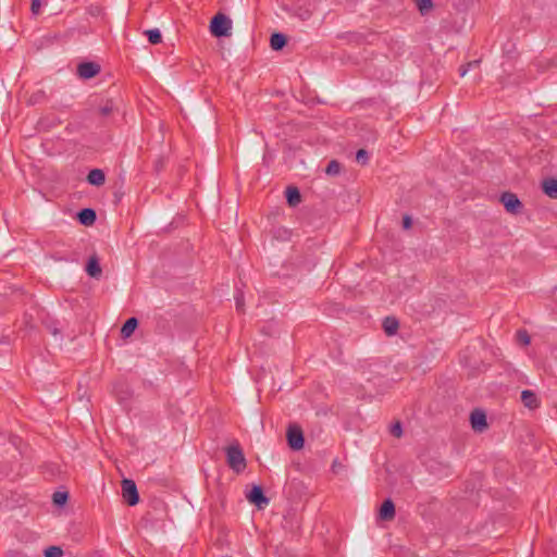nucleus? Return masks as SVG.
<instances>
[{"mask_svg":"<svg viewBox=\"0 0 557 557\" xmlns=\"http://www.w3.org/2000/svg\"><path fill=\"white\" fill-rule=\"evenodd\" d=\"M227 466L235 471L240 473L246 469V458L244 451L238 443L232 444L225 449Z\"/></svg>","mask_w":557,"mask_h":557,"instance_id":"nucleus-1","label":"nucleus"},{"mask_svg":"<svg viewBox=\"0 0 557 557\" xmlns=\"http://www.w3.org/2000/svg\"><path fill=\"white\" fill-rule=\"evenodd\" d=\"M232 21L223 13L215 14L210 23V32L215 37H226L231 35Z\"/></svg>","mask_w":557,"mask_h":557,"instance_id":"nucleus-2","label":"nucleus"},{"mask_svg":"<svg viewBox=\"0 0 557 557\" xmlns=\"http://www.w3.org/2000/svg\"><path fill=\"white\" fill-rule=\"evenodd\" d=\"M499 201L503 203L508 213L515 215L522 213L523 205L516 194L505 191L500 195Z\"/></svg>","mask_w":557,"mask_h":557,"instance_id":"nucleus-3","label":"nucleus"},{"mask_svg":"<svg viewBox=\"0 0 557 557\" xmlns=\"http://www.w3.org/2000/svg\"><path fill=\"white\" fill-rule=\"evenodd\" d=\"M122 496L129 506H135L139 502V495L135 482L131 479L122 480Z\"/></svg>","mask_w":557,"mask_h":557,"instance_id":"nucleus-4","label":"nucleus"},{"mask_svg":"<svg viewBox=\"0 0 557 557\" xmlns=\"http://www.w3.org/2000/svg\"><path fill=\"white\" fill-rule=\"evenodd\" d=\"M288 446L294 450H299L304 447L305 438L300 426L289 425L287 429Z\"/></svg>","mask_w":557,"mask_h":557,"instance_id":"nucleus-5","label":"nucleus"},{"mask_svg":"<svg viewBox=\"0 0 557 557\" xmlns=\"http://www.w3.org/2000/svg\"><path fill=\"white\" fill-rule=\"evenodd\" d=\"M470 422L475 432H483L487 428L486 414L480 409H475L471 412Z\"/></svg>","mask_w":557,"mask_h":557,"instance_id":"nucleus-6","label":"nucleus"},{"mask_svg":"<svg viewBox=\"0 0 557 557\" xmlns=\"http://www.w3.org/2000/svg\"><path fill=\"white\" fill-rule=\"evenodd\" d=\"M247 498L250 503L257 505L259 508H263L269 504V498L264 496L263 490L259 485H255L247 494Z\"/></svg>","mask_w":557,"mask_h":557,"instance_id":"nucleus-7","label":"nucleus"},{"mask_svg":"<svg viewBox=\"0 0 557 557\" xmlns=\"http://www.w3.org/2000/svg\"><path fill=\"white\" fill-rule=\"evenodd\" d=\"M100 72V65L95 62H83L77 66L79 77L89 79Z\"/></svg>","mask_w":557,"mask_h":557,"instance_id":"nucleus-8","label":"nucleus"},{"mask_svg":"<svg viewBox=\"0 0 557 557\" xmlns=\"http://www.w3.org/2000/svg\"><path fill=\"white\" fill-rule=\"evenodd\" d=\"M379 516L382 520L389 521L395 517V505L392 499L387 498L383 502Z\"/></svg>","mask_w":557,"mask_h":557,"instance_id":"nucleus-9","label":"nucleus"},{"mask_svg":"<svg viewBox=\"0 0 557 557\" xmlns=\"http://www.w3.org/2000/svg\"><path fill=\"white\" fill-rule=\"evenodd\" d=\"M77 218L81 224L88 226L95 223L97 215L94 209L85 208L78 212Z\"/></svg>","mask_w":557,"mask_h":557,"instance_id":"nucleus-10","label":"nucleus"},{"mask_svg":"<svg viewBox=\"0 0 557 557\" xmlns=\"http://www.w3.org/2000/svg\"><path fill=\"white\" fill-rule=\"evenodd\" d=\"M521 400H522L523 405L530 409H534L540 406V401H539L535 393H533L530 389L522 391Z\"/></svg>","mask_w":557,"mask_h":557,"instance_id":"nucleus-11","label":"nucleus"},{"mask_svg":"<svg viewBox=\"0 0 557 557\" xmlns=\"http://www.w3.org/2000/svg\"><path fill=\"white\" fill-rule=\"evenodd\" d=\"M87 182L94 186H101L106 182L104 172L100 169H94L89 171L87 175Z\"/></svg>","mask_w":557,"mask_h":557,"instance_id":"nucleus-12","label":"nucleus"},{"mask_svg":"<svg viewBox=\"0 0 557 557\" xmlns=\"http://www.w3.org/2000/svg\"><path fill=\"white\" fill-rule=\"evenodd\" d=\"M543 191L552 199H557V180L546 178L542 183Z\"/></svg>","mask_w":557,"mask_h":557,"instance_id":"nucleus-13","label":"nucleus"},{"mask_svg":"<svg viewBox=\"0 0 557 557\" xmlns=\"http://www.w3.org/2000/svg\"><path fill=\"white\" fill-rule=\"evenodd\" d=\"M117 110L115 103L111 99H107L98 107V113L102 117H110Z\"/></svg>","mask_w":557,"mask_h":557,"instance_id":"nucleus-14","label":"nucleus"},{"mask_svg":"<svg viewBox=\"0 0 557 557\" xmlns=\"http://www.w3.org/2000/svg\"><path fill=\"white\" fill-rule=\"evenodd\" d=\"M86 271L91 277H99L101 275L102 271L97 257L94 256L89 258Z\"/></svg>","mask_w":557,"mask_h":557,"instance_id":"nucleus-15","label":"nucleus"},{"mask_svg":"<svg viewBox=\"0 0 557 557\" xmlns=\"http://www.w3.org/2000/svg\"><path fill=\"white\" fill-rule=\"evenodd\" d=\"M383 330L388 335L392 336L396 334L399 323L398 320L394 317H386L383 321Z\"/></svg>","mask_w":557,"mask_h":557,"instance_id":"nucleus-16","label":"nucleus"},{"mask_svg":"<svg viewBox=\"0 0 557 557\" xmlns=\"http://www.w3.org/2000/svg\"><path fill=\"white\" fill-rule=\"evenodd\" d=\"M286 37L281 33H275L270 38V46L273 50L278 51L286 45Z\"/></svg>","mask_w":557,"mask_h":557,"instance_id":"nucleus-17","label":"nucleus"},{"mask_svg":"<svg viewBox=\"0 0 557 557\" xmlns=\"http://www.w3.org/2000/svg\"><path fill=\"white\" fill-rule=\"evenodd\" d=\"M286 199L289 206L295 207L301 201V195L297 187H287Z\"/></svg>","mask_w":557,"mask_h":557,"instance_id":"nucleus-18","label":"nucleus"},{"mask_svg":"<svg viewBox=\"0 0 557 557\" xmlns=\"http://www.w3.org/2000/svg\"><path fill=\"white\" fill-rule=\"evenodd\" d=\"M137 325L138 321L136 318H129L128 320H126V322L123 324L121 329L122 336L125 338L129 337L134 333Z\"/></svg>","mask_w":557,"mask_h":557,"instance_id":"nucleus-19","label":"nucleus"},{"mask_svg":"<svg viewBox=\"0 0 557 557\" xmlns=\"http://www.w3.org/2000/svg\"><path fill=\"white\" fill-rule=\"evenodd\" d=\"M145 34L147 35L148 41L152 45H158L162 40L161 33L158 28L148 29Z\"/></svg>","mask_w":557,"mask_h":557,"instance_id":"nucleus-20","label":"nucleus"},{"mask_svg":"<svg viewBox=\"0 0 557 557\" xmlns=\"http://www.w3.org/2000/svg\"><path fill=\"white\" fill-rule=\"evenodd\" d=\"M325 172H326V174L332 175V176L339 174L341 163L337 162L336 160L330 161L325 169Z\"/></svg>","mask_w":557,"mask_h":557,"instance_id":"nucleus-21","label":"nucleus"},{"mask_svg":"<svg viewBox=\"0 0 557 557\" xmlns=\"http://www.w3.org/2000/svg\"><path fill=\"white\" fill-rule=\"evenodd\" d=\"M416 4L421 14L428 13L433 7L432 0H416Z\"/></svg>","mask_w":557,"mask_h":557,"instance_id":"nucleus-22","label":"nucleus"},{"mask_svg":"<svg viewBox=\"0 0 557 557\" xmlns=\"http://www.w3.org/2000/svg\"><path fill=\"white\" fill-rule=\"evenodd\" d=\"M63 550L59 546H49L45 549V557H62Z\"/></svg>","mask_w":557,"mask_h":557,"instance_id":"nucleus-23","label":"nucleus"},{"mask_svg":"<svg viewBox=\"0 0 557 557\" xmlns=\"http://www.w3.org/2000/svg\"><path fill=\"white\" fill-rule=\"evenodd\" d=\"M52 499L55 505L62 506L67 500V493L66 492H55L52 496Z\"/></svg>","mask_w":557,"mask_h":557,"instance_id":"nucleus-24","label":"nucleus"},{"mask_svg":"<svg viewBox=\"0 0 557 557\" xmlns=\"http://www.w3.org/2000/svg\"><path fill=\"white\" fill-rule=\"evenodd\" d=\"M389 432L393 436L399 438L403 435V426L400 422H395L391 425Z\"/></svg>","mask_w":557,"mask_h":557,"instance_id":"nucleus-25","label":"nucleus"},{"mask_svg":"<svg viewBox=\"0 0 557 557\" xmlns=\"http://www.w3.org/2000/svg\"><path fill=\"white\" fill-rule=\"evenodd\" d=\"M357 162L366 164L369 160V154L364 149H359L356 154Z\"/></svg>","mask_w":557,"mask_h":557,"instance_id":"nucleus-26","label":"nucleus"},{"mask_svg":"<svg viewBox=\"0 0 557 557\" xmlns=\"http://www.w3.org/2000/svg\"><path fill=\"white\" fill-rule=\"evenodd\" d=\"M517 336H518V339H519V342L521 344H523V345H529L530 344V336L527 333V331H519Z\"/></svg>","mask_w":557,"mask_h":557,"instance_id":"nucleus-27","label":"nucleus"},{"mask_svg":"<svg viewBox=\"0 0 557 557\" xmlns=\"http://www.w3.org/2000/svg\"><path fill=\"white\" fill-rule=\"evenodd\" d=\"M41 1L40 0H32L30 10L34 15H38L40 13Z\"/></svg>","mask_w":557,"mask_h":557,"instance_id":"nucleus-28","label":"nucleus"},{"mask_svg":"<svg viewBox=\"0 0 557 557\" xmlns=\"http://www.w3.org/2000/svg\"><path fill=\"white\" fill-rule=\"evenodd\" d=\"M479 64V61H473V62H469L466 66H461L459 69V72H460V76H465L466 73L468 72V70L472 66H476Z\"/></svg>","mask_w":557,"mask_h":557,"instance_id":"nucleus-29","label":"nucleus"},{"mask_svg":"<svg viewBox=\"0 0 557 557\" xmlns=\"http://www.w3.org/2000/svg\"><path fill=\"white\" fill-rule=\"evenodd\" d=\"M479 64V61H473V62H469L466 66H461L459 69V72H460V76H465L466 73L468 72V70L472 66H476Z\"/></svg>","mask_w":557,"mask_h":557,"instance_id":"nucleus-30","label":"nucleus"},{"mask_svg":"<svg viewBox=\"0 0 557 557\" xmlns=\"http://www.w3.org/2000/svg\"><path fill=\"white\" fill-rule=\"evenodd\" d=\"M235 301H236V308L238 311H242L243 310V306H244V297H243V294H238L235 296Z\"/></svg>","mask_w":557,"mask_h":557,"instance_id":"nucleus-31","label":"nucleus"},{"mask_svg":"<svg viewBox=\"0 0 557 557\" xmlns=\"http://www.w3.org/2000/svg\"><path fill=\"white\" fill-rule=\"evenodd\" d=\"M411 224H412V220L409 215H405L404 219H403V226L404 228L408 230L411 227Z\"/></svg>","mask_w":557,"mask_h":557,"instance_id":"nucleus-32","label":"nucleus"}]
</instances>
